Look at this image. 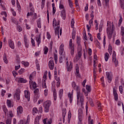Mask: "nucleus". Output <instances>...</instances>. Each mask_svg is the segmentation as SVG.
Instances as JSON below:
<instances>
[{
	"label": "nucleus",
	"mask_w": 124,
	"mask_h": 124,
	"mask_svg": "<svg viewBox=\"0 0 124 124\" xmlns=\"http://www.w3.org/2000/svg\"><path fill=\"white\" fill-rule=\"evenodd\" d=\"M72 86L73 88L77 91V102L78 104L81 103V106H83L84 105V96L83 94L80 93V88L79 87L76 86V83L75 82H73L72 83Z\"/></svg>",
	"instance_id": "1"
},
{
	"label": "nucleus",
	"mask_w": 124,
	"mask_h": 124,
	"mask_svg": "<svg viewBox=\"0 0 124 124\" xmlns=\"http://www.w3.org/2000/svg\"><path fill=\"white\" fill-rule=\"evenodd\" d=\"M107 27H108L107 28V32L108 38V39H111L113 35L114 30H115V27L114 26V24H113V23H112L111 27V22L109 21L107 22Z\"/></svg>",
	"instance_id": "2"
},
{
	"label": "nucleus",
	"mask_w": 124,
	"mask_h": 124,
	"mask_svg": "<svg viewBox=\"0 0 124 124\" xmlns=\"http://www.w3.org/2000/svg\"><path fill=\"white\" fill-rule=\"evenodd\" d=\"M53 27L55 30V35L60 38V34L59 32H60V20H56V18H54L53 20Z\"/></svg>",
	"instance_id": "3"
},
{
	"label": "nucleus",
	"mask_w": 124,
	"mask_h": 124,
	"mask_svg": "<svg viewBox=\"0 0 124 124\" xmlns=\"http://www.w3.org/2000/svg\"><path fill=\"white\" fill-rule=\"evenodd\" d=\"M52 104V103L50 101L47 100L44 102V107L45 108V112L46 113H48L50 110V106Z\"/></svg>",
	"instance_id": "4"
},
{
	"label": "nucleus",
	"mask_w": 124,
	"mask_h": 124,
	"mask_svg": "<svg viewBox=\"0 0 124 124\" xmlns=\"http://www.w3.org/2000/svg\"><path fill=\"white\" fill-rule=\"evenodd\" d=\"M31 121V117H30V115H28L27 117V120L23 119L20 120L18 122V124H30V122Z\"/></svg>",
	"instance_id": "5"
},
{
	"label": "nucleus",
	"mask_w": 124,
	"mask_h": 124,
	"mask_svg": "<svg viewBox=\"0 0 124 124\" xmlns=\"http://www.w3.org/2000/svg\"><path fill=\"white\" fill-rule=\"evenodd\" d=\"M69 49L71 50L70 53L72 56L74 55V44H73V41L72 39H70L69 41Z\"/></svg>",
	"instance_id": "6"
},
{
	"label": "nucleus",
	"mask_w": 124,
	"mask_h": 124,
	"mask_svg": "<svg viewBox=\"0 0 124 124\" xmlns=\"http://www.w3.org/2000/svg\"><path fill=\"white\" fill-rule=\"evenodd\" d=\"M30 87L31 90L33 91V90H35L36 89V83L32 80L29 81Z\"/></svg>",
	"instance_id": "7"
},
{
	"label": "nucleus",
	"mask_w": 124,
	"mask_h": 124,
	"mask_svg": "<svg viewBox=\"0 0 124 124\" xmlns=\"http://www.w3.org/2000/svg\"><path fill=\"white\" fill-rule=\"evenodd\" d=\"M106 75L108 81L111 83L112 82V73L107 72L106 73Z\"/></svg>",
	"instance_id": "8"
},
{
	"label": "nucleus",
	"mask_w": 124,
	"mask_h": 124,
	"mask_svg": "<svg viewBox=\"0 0 124 124\" xmlns=\"http://www.w3.org/2000/svg\"><path fill=\"white\" fill-rule=\"evenodd\" d=\"M16 81L18 82V83H21L22 84H25L27 83V80L23 78H16Z\"/></svg>",
	"instance_id": "9"
},
{
	"label": "nucleus",
	"mask_w": 124,
	"mask_h": 124,
	"mask_svg": "<svg viewBox=\"0 0 124 124\" xmlns=\"http://www.w3.org/2000/svg\"><path fill=\"white\" fill-rule=\"evenodd\" d=\"M82 57V51H79L78 52V54L76 55V57L74 58V62H78L80 59V58Z\"/></svg>",
	"instance_id": "10"
},
{
	"label": "nucleus",
	"mask_w": 124,
	"mask_h": 124,
	"mask_svg": "<svg viewBox=\"0 0 124 124\" xmlns=\"http://www.w3.org/2000/svg\"><path fill=\"white\" fill-rule=\"evenodd\" d=\"M16 112H17V115H21V114H23V107L22 106L18 107L16 109Z\"/></svg>",
	"instance_id": "11"
},
{
	"label": "nucleus",
	"mask_w": 124,
	"mask_h": 124,
	"mask_svg": "<svg viewBox=\"0 0 124 124\" xmlns=\"http://www.w3.org/2000/svg\"><path fill=\"white\" fill-rule=\"evenodd\" d=\"M36 41L37 43L38 47H39V45H40V43H41V36L40 34L36 36Z\"/></svg>",
	"instance_id": "12"
},
{
	"label": "nucleus",
	"mask_w": 124,
	"mask_h": 124,
	"mask_svg": "<svg viewBox=\"0 0 124 124\" xmlns=\"http://www.w3.org/2000/svg\"><path fill=\"white\" fill-rule=\"evenodd\" d=\"M24 44L26 48H29V41L28 40V38H27V35H24Z\"/></svg>",
	"instance_id": "13"
},
{
	"label": "nucleus",
	"mask_w": 124,
	"mask_h": 124,
	"mask_svg": "<svg viewBox=\"0 0 124 124\" xmlns=\"http://www.w3.org/2000/svg\"><path fill=\"white\" fill-rule=\"evenodd\" d=\"M64 48V45H63V44H62L60 46V48H59L60 55H62V53H63Z\"/></svg>",
	"instance_id": "14"
},
{
	"label": "nucleus",
	"mask_w": 124,
	"mask_h": 124,
	"mask_svg": "<svg viewBox=\"0 0 124 124\" xmlns=\"http://www.w3.org/2000/svg\"><path fill=\"white\" fill-rule=\"evenodd\" d=\"M66 68L67 69V71H71V69H72V63L67 62L66 63Z\"/></svg>",
	"instance_id": "15"
},
{
	"label": "nucleus",
	"mask_w": 124,
	"mask_h": 124,
	"mask_svg": "<svg viewBox=\"0 0 124 124\" xmlns=\"http://www.w3.org/2000/svg\"><path fill=\"white\" fill-rule=\"evenodd\" d=\"M113 92L114 99L115 100H116V101H118V99H119L118 93H117V91L116 90V89H115V88H113Z\"/></svg>",
	"instance_id": "16"
},
{
	"label": "nucleus",
	"mask_w": 124,
	"mask_h": 124,
	"mask_svg": "<svg viewBox=\"0 0 124 124\" xmlns=\"http://www.w3.org/2000/svg\"><path fill=\"white\" fill-rule=\"evenodd\" d=\"M61 17L63 20H65V18H66V14H65V10L63 9L61 11Z\"/></svg>",
	"instance_id": "17"
},
{
	"label": "nucleus",
	"mask_w": 124,
	"mask_h": 124,
	"mask_svg": "<svg viewBox=\"0 0 124 124\" xmlns=\"http://www.w3.org/2000/svg\"><path fill=\"white\" fill-rule=\"evenodd\" d=\"M20 90H17L14 95V97L16 98L17 100H20Z\"/></svg>",
	"instance_id": "18"
},
{
	"label": "nucleus",
	"mask_w": 124,
	"mask_h": 124,
	"mask_svg": "<svg viewBox=\"0 0 124 124\" xmlns=\"http://www.w3.org/2000/svg\"><path fill=\"white\" fill-rule=\"evenodd\" d=\"M8 43L9 46L10 47V48H11V49H14V48H15V46L14 45V42H13V41L9 40L8 41Z\"/></svg>",
	"instance_id": "19"
},
{
	"label": "nucleus",
	"mask_w": 124,
	"mask_h": 124,
	"mask_svg": "<svg viewBox=\"0 0 124 124\" xmlns=\"http://www.w3.org/2000/svg\"><path fill=\"white\" fill-rule=\"evenodd\" d=\"M76 75L77 77H78L79 78H80L81 76L80 75V74H79V66H78L77 64L76 65Z\"/></svg>",
	"instance_id": "20"
},
{
	"label": "nucleus",
	"mask_w": 124,
	"mask_h": 124,
	"mask_svg": "<svg viewBox=\"0 0 124 124\" xmlns=\"http://www.w3.org/2000/svg\"><path fill=\"white\" fill-rule=\"evenodd\" d=\"M13 117H14V114H13V111H12V110H10L9 111V113L7 115V118L12 119Z\"/></svg>",
	"instance_id": "21"
},
{
	"label": "nucleus",
	"mask_w": 124,
	"mask_h": 124,
	"mask_svg": "<svg viewBox=\"0 0 124 124\" xmlns=\"http://www.w3.org/2000/svg\"><path fill=\"white\" fill-rule=\"evenodd\" d=\"M41 119V116H37L34 121V124H39V120Z\"/></svg>",
	"instance_id": "22"
},
{
	"label": "nucleus",
	"mask_w": 124,
	"mask_h": 124,
	"mask_svg": "<svg viewBox=\"0 0 124 124\" xmlns=\"http://www.w3.org/2000/svg\"><path fill=\"white\" fill-rule=\"evenodd\" d=\"M7 104L9 108H11V107H13V103L11 102V101L10 100H7Z\"/></svg>",
	"instance_id": "23"
},
{
	"label": "nucleus",
	"mask_w": 124,
	"mask_h": 124,
	"mask_svg": "<svg viewBox=\"0 0 124 124\" xmlns=\"http://www.w3.org/2000/svg\"><path fill=\"white\" fill-rule=\"evenodd\" d=\"M37 26L39 29H41V19L40 18L37 20Z\"/></svg>",
	"instance_id": "24"
},
{
	"label": "nucleus",
	"mask_w": 124,
	"mask_h": 124,
	"mask_svg": "<svg viewBox=\"0 0 124 124\" xmlns=\"http://www.w3.org/2000/svg\"><path fill=\"white\" fill-rule=\"evenodd\" d=\"M24 94L26 98H30V91L25 90L24 91Z\"/></svg>",
	"instance_id": "25"
},
{
	"label": "nucleus",
	"mask_w": 124,
	"mask_h": 124,
	"mask_svg": "<svg viewBox=\"0 0 124 124\" xmlns=\"http://www.w3.org/2000/svg\"><path fill=\"white\" fill-rule=\"evenodd\" d=\"M48 66L49 68L50 69V70H53L54 69V67L55 66V64L54 62H49L48 63Z\"/></svg>",
	"instance_id": "26"
},
{
	"label": "nucleus",
	"mask_w": 124,
	"mask_h": 124,
	"mask_svg": "<svg viewBox=\"0 0 124 124\" xmlns=\"http://www.w3.org/2000/svg\"><path fill=\"white\" fill-rule=\"evenodd\" d=\"M112 61L113 62H117L116 61V51H113L112 53Z\"/></svg>",
	"instance_id": "27"
},
{
	"label": "nucleus",
	"mask_w": 124,
	"mask_h": 124,
	"mask_svg": "<svg viewBox=\"0 0 124 124\" xmlns=\"http://www.w3.org/2000/svg\"><path fill=\"white\" fill-rule=\"evenodd\" d=\"M35 76V72H32L30 76L29 79L30 81H32V79Z\"/></svg>",
	"instance_id": "28"
},
{
	"label": "nucleus",
	"mask_w": 124,
	"mask_h": 124,
	"mask_svg": "<svg viewBox=\"0 0 124 124\" xmlns=\"http://www.w3.org/2000/svg\"><path fill=\"white\" fill-rule=\"evenodd\" d=\"M47 74H48V72L46 71L43 76L42 81H46L47 78Z\"/></svg>",
	"instance_id": "29"
},
{
	"label": "nucleus",
	"mask_w": 124,
	"mask_h": 124,
	"mask_svg": "<svg viewBox=\"0 0 124 124\" xmlns=\"http://www.w3.org/2000/svg\"><path fill=\"white\" fill-rule=\"evenodd\" d=\"M2 109H3V112L5 113V115H6V113H7V112H8V109H7V108H6V106L3 105L2 106Z\"/></svg>",
	"instance_id": "30"
},
{
	"label": "nucleus",
	"mask_w": 124,
	"mask_h": 124,
	"mask_svg": "<svg viewBox=\"0 0 124 124\" xmlns=\"http://www.w3.org/2000/svg\"><path fill=\"white\" fill-rule=\"evenodd\" d=\"M86 89L87 91V93H91V92L92 91V88L91 87V86L89 85H86Z\"/></svg>",
	"instance_id": "31"
},
{
	"label": "nucleus",
	"mask_w": 124,
	"mask_h": 124,
	"mask_svg": "<svg viewBox=\"0 0 124 124\" xmlns=\"http://www.w3.org/2000/svg\"><path fill=\"white\" fill-rule=\"evenodd\" d=\"M83 114L82 113H78V120L79 122H82L83 121Z\"/></svg>",
	"instance_id": "32"
},
{
	"label": "nucleus",
	"mask_w": 124,
	"mask_h": 124,
	"mask_svg": "<svg viewBox=\"0 0 124 124\" xmlns=\"http://www.w3.org/2000/svg\"><path fill=\"white\" fill-rule=\"evenodd\" d=\"M68 97L70 98V103H72V100H73V94L69 93L68 94Z\"/></svg>",
	"instance_id": "33"
},
{
	"label": "nucleus",
	"mask_w": 124,
	"mask_h": 124,
	"mask_svg": "<svg viewBox=\"0 0 124 124\" xmlns=\"http://www.w3.org/2000/svg\"><path fill=\"white\" fill-rule=\"evenodd\" d=\"M97 106L98 110L99 111H102V106H101V104L100 103V102H97Z\"/></svg>",
	"instance_id": "34"
},
{
	"label": "nucleus",
	"mask_w": 124,
	"mask_h": 124,
	"mask_svg": "<svg viewBox=\"0 0 124 124\" xmlns=\"http://www.w3.org/2000/svg\"><path fill=\"white\" fill-rule=\"evenodd\" d=\"M120 4L122 8L124 9L123 14L124 15V0H120Z\"/></svg>",
	"instance_id": "35"
},
{
	"label": "nucleus",
	"mask_w": 124,
	"mask_h": 124,
	"mask_svg": "<svg viewBox=\"0 0 124 124\" xmlns=\"http://www.w3.org/2000/svg\"><path fill=\"white\" fill-rule=\"evenodd\" d=\"M109 55L108 53H106L105 55V60L106 62H108V60L109 59Z\"/></svg>",
	"instance_id": "36"
},
{
	"label": "nucleus",
	"mask_w": 124,
	"mask_h": 124,
	"mask_svg": "<svg viewBox=\"0 0 124 124\" xmlns=\"http://www.w3.org/2000/svg\"><path fill=\"white\" fill-rule=\"evenodd\" d=\"M53 97L54 100H57V92L55 89L53 90Z\"/></svg>",
	"instance_id": "37"
},
{
	"label": "nucleus",
	"mask_w": 124,
	"mask_h": 124,
	"mask_svg": "<svg viewBox=\"0 0 124 124\" xmlns=\"http://www.w3.org/2000/svg\"><path fill=\"white\" fill-rule=\"evenodd\" d=\"M59 9L62 10V9H64V6L62 3V1H60V4H59Z\"/></svg>",
	"instance_id": "38"
},
{
	"label": "nucleus",
	"mask_w": 124,
	"mask_h": 124,
	"mask_svg": "<svg viewBox=\"0 0 124 124\" xmlns=\"http://www.w3.org/2000/svg\"><path fill=\"white\" fill-rule=\"evenodd\" d=\"M48 51H49V49L48 48V47H47V46H45L44 48V52L45 55L48 54Z\"/></svg>",
	"instance_id": "39"
},
{
	"label": "nucleus",
	"mask_w": 124,
	"mask_h": 124,
	"mask_svg": "<svg viewBox=\"0 0 124 124\" xmlns=\"http://www.w3.org/2000/svg\"><path fill=\"white\" fill-rule=\"evenodd\" d=\"M88 124H93V120L91 119V116L88 117Z\"/></svg>",
	"instance_id": "40"
},
{
	"label": "nucleus",
	"mask_w": 124,
	"mask_h": 124,
	"mask_svg": "<svg viewBox=\"0 0 124 124\" xmlns=\"http://www.w3.org/2000/svg\"><path fill=\"white\" fill-rule=\"evenodd\" d=\"M34 93L35 95H37L39 93V89L35 88V90L34 91Z\"/></svg>",
	"instance_id": "41"
},
{
	"label": "nucleus",
	"mask_w": 124,
	"mask_h": 124,
	"mask_svg": "<svg viewBox=\"0 0 124 124\" xmlns=\"http://www.w3.org/2000/svg\"><path fill=\"white\" fill-rule=\"evenodd\" d=\"M42 87L43 89H47V85H46V81H42Z\"/></svg>",
	"instance_id": "42"
},
{
	"label": "nucleus",
	"mask_w": 124,
	"mask_h": 124,
	"mask_svg": "<svg viewBox=\"0 0 124 124\" xmlns=\"http://www.w3.org/2000/svg\"><path fill=\"white\" fill-rule=\"evenodd\" d=\"M12 120V119L9 118L8 117H7L6 124H11Z\"/></svg>",
	"instance_id": "43"
},
{
	"label": "nucleus",
	"mask_w": 124,
	"mask_h": 124,
	"mask_svg": "<svg viewBox=\"0 0 124 124\" xmlns=\"http://www.w3.org/2000/svg\"><path fill=\"white\" fill-rule=\"evenodd\" d=\"M119 92L120 93H123V92H124V89L123 88V86H120L119 87Z\"/></svg>",
	"instance_id": "44"
},
{
	"label": "nucleus",
	"mask_w": 124,
	"mask_h": 124,
	"mask_svg": "<svg viewBox=\"0 0 124 124\" xmlns=\"http://www.w3.org/2000/svg\"><path fill=\"white\" fill-rule=\"evenodd\" d=\"M108 53L110 55H112V52H113V49H112V46H109L108 49Z\"/></svg>",
	"instance_id": "45"
},
{
	"label": "nucleus",
	"mask_w": 124,
	"mask_h": 124,
	"mask_svg": "<svg viewBox=\"0 0 124 124\" xmlns=\"http://www.w3.org/2000/svg\"><path fill=\"white\" fill-rule=\"evenodd\" d=\"M74 24H75V21L74 19L73 18L72 19L71 23V28L74 27Z\"/></svg>",
	"instance_id": "46"
},
{
	"label": "nucleus",
	"mask_w": 124,
	"mask_h": 124,
	"mask_svg": "<svg viewBox=\"0 0 124 124\" xmlns=\"http://www.w3.org/2000/svg\"><path fill=\"white\" fill-rule=\"evenodd\" d=\"M33 114H36V113L38 112V110L36 108H34L32 109Z\"/></svg>",
	"instance_id": "47"
},
{
	"label": "nucleus",
	"mask_w": 124,
	"mask_h": 124,
	"mask_svg": "<svg viewBox=\"0 0 124 124\" xmlns=\"http://www.w3.org/2000/svg\"><path fill=\"white\" fill-rule=\"evenodd\" d=\"M31 43L32 46L35 47V42H34V40H33L32 38H31Z\"/></svg>",
	"instance_id": "48"
},
{
	"label": "nucleus",
	"mask_w": 124,
	"mask_h": 124,
	"mask_svg": "<svg viewBox=\"0 0 124 124\" xmlns=\"http://www.w3.org/2000/svg\"><path fill=\"white\" fill-rule=\"evenodd\" d=\"M121 35H124V27H121Z\"/></svg>",
	"instance_id": "49"
},
{
	"label": "nucleus",
	"mask_w": 124,
	"mask_h": 124,
	"mask_svg": "<svg viewBox=\"0 0 124 124\" xmlns=\"http://www.w3.org/2000/svg\"><path fill=\"white\" fill-rule=\"evenodd\" d=\"M64 58V56L61 55L59 58L60 62H62V59Z\"/></svg>",
	"instance_id": "50"
},
{
	"label": "nucleus",
	"mask_w": 124,
	"mask_h": 124,
	"mask_svg": "<svg viewBox=\"0 0 124 124\" xmlns=\"http://www.w3.org/2000/svg\"><path fill=\"white\" fill-rule=\"evenodd\" d=\"M17 31H18L19 32H21V31H22V27H21V26H17Z\"/></svg>",
	"instance_id": "51"
},
{
	"label": "nucleus",
	"mask_w": 124,
	"mask_h": 124,
	"mask_svg": "<svg viewBox=\"0 0 124 124\" xmlns=\"http://www.w3.org/2000/svg\"><path fill=\"white\" fill-rule=\"evenodd\" d=\"M63 93V90L61 89L59 92V95L60 97H61V96H62Z\"/></svg>",
	"instance_id": "52"
},
{
	"label": "nucleus",
	"mask_w": 124,
	"mask_h": 124,
	"mask_svg": "<svg viewBox=\"0 0 124 124\" xmlns=\"http://www.w3.org/2000/svg\"><path fill=\"white\" fill-rule=\"evenodd\" d=\"M24 72H25V69L22 68L18 71V73L19 74H23V73H24Z\"/></svg>",
	"instance_id": "53"
},
{
	"label": "nucleus",
	"mask_w": 124,
	"mask_h": 124,
	"mask_svg": "<svg viewBox=\"0 0 124 124\" xmlns=\"http://www.w3.org/2000/svg\"><path fill=\"white\" fill-rule=\"evenodd\" d=\"M22 63L25 67H28V66L30 65V63H29V62H22Z\"/></svg>",
	"instance_id": "54"
},
{
	"label": "nucleus",
	"mask_w": 124,
	"mask_h": 124,
	"mask_svg": "<svg viewBox=\"0 0 124 124\" xmlns=\"http://www.w3.org/2000/svg\"><path fill=\"white\" fill-rule=\"evenodd\" d=\"M3 61L4 62H7V58H6V54H5V53L3 55Z\"/></svg>",
	"instance_id": "55"
},
{
	"label": "nucleus",
	"mask_w": 124,
	"mask_h": 124,
	"mask_svg": "<svg viewBox=\"0 0 124 124\" xmlns=\"http://www.w3.org/2000/svg\"><path fill=\"white\" fill-rule=\"evenodd\" d=\"M66 114V110H63L62 115V117H63V119H64Z\"/></svg>",
	"instance_id": "56"
},
{
	"label": "nucleus",
	"mask_w": 124,
	"mask_h": 124,
	"mask_svg": "<svg viewBox=\"0 0 124 124\" xmlns=\"http://www.w3.org/2000/svg\"><path fill=\"white\" fill-rule=\"evenodd\" d=\"M68 2H69L70 7H71V8H72V9H73V4H72V1H68Z\"/></svg>",
	"instance_id": "57"
},
{
	"label": "nucleus",
	"mask_w": 124,
	"mask_h": 124,
	"mask_svg": "<svg viewBox=\"0 0 124 124\" xmlns=\"http://www.w3.org/2000/svg\"><path fill=\"white\" fill-rule=\"evenodd\" d=\"M46 37L48 39H51V34H50V33H49V32H46Z\"/></svg>",
	"instance_id": "58"
},
{
	"label": "nucleus",
	"mask_w": 124,
	"mask_h": 124,
	"mask_svg": "<svg viewBox=\"0 0 124 124\" xmlns=\"http://www.w3.org/2000/svg\"><path fill=\"white\" fill-rule=\"evenodd\" d=\"M1 15L2 16H5V17H7V14H6V12L5 11H3L1 12Z\"/></svg>",
	"instance_id": "59"
},
{
	"label": "nucleus",
	"mask_w": 124,
	"mask_h": 124,
	"mask_svg": "<svg viewBox=\"0 0 124 124\" xmlns=\"http://www.w3.org/2000/svg\"><path fill=\"white\" fill-rule=\"evenodd\" d=\"M77 43L78 44V47L81 48V44H80V39L78 38H77Z\"/></svg>",
	"instance_id": "60"
},
{
	"label": "nucleus",
	"mask_w": 124,
	"mask_h": 124,
	"mask_svg": "<svg viewBox=\"0 0 124 124\" xmlns=\"http://www.w3.org/2000/svg\"><path fill=\"white\" fill-rule=\"evenodd\" d=\"M54 60L55 62H58V55L54 54Z\"/></svg>",
	"instance_id": "61"
},
{
	"label": "nucleus",
	"mask_w": 124,
	"mask_h": 124,
	"mask_svg": "<svg viewBox=\"0 0 124 124\" xmlns=\"http://www.w3.org/2000/svg\"><path fill=\"white\" fill-rule=\"evenodd\" d=\"M44 95L45 96H47L48 95V90L47 89H46L44 90Z\"/></svg>",
	"instance_id": "62"
},
{
	"label": "nucleus",
	"mask_w": 124,
	"mask_h": 124,
	"mask_svg": "<svg viewBox=\"0 0 124 124\" xmlns=\"http://www.w3.org/2000/svg\"><path fill=\"white\" fill-rule=\"evenodd\" d=\"M11 10L12 12V14H13V16H16V12L14 11V9H11Z\"/></svg>",
	"instance_id": "63"
},
{
	"label": "nucleus",
	"mask_w": 124,
	"mask_h": 124,
	"mask_svg": "<svg viewBox=\"0 0 124 124\" xmlns=\"http://www.w3.org/2000/svg\"><path fill=\"white\" fill-rule=\"evenodd\" d=\"M16 62H20L21 61H20V57L18 56H16Z\"/></svg>",
	"instance_id": "64"
}]
</instances>
